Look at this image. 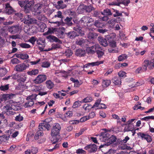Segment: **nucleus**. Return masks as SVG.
<instances>
[{
    "mask_svg": "<svg viewBox=\"0 0 154 154\" xmlns=\"http://www.w3.org/2000/svg\"><path fill=\"white\" fill-rule=\"evenodd\" d=\"M50 125L49 123H46L43 121V122L39 124L38 126V129L43 130V131H45L46 130L49 131L50 129Z\"/></svg>",
    "mask_w": 154,
    "mask_h": 154,
    "instance_id": "9",
    "label": "nucleus"
},
{
    "mask_svg": "<svg viewBox=\"0 0 154 154\" xmlns=\"http://www.w3.org/2000/svg\"><path fill=\"white\" fill-rule=\"evenodd\" d=\"M34 4V1L33 0H32L30 1L28 0H26V4L24 6V7L28 8H30Z\"/></svg>",
    "mask_w": 154,
    "mask_h": 154,
    "instance_id": "29",
    "label": "nucleus"
},
{
    "mask_svg": "<svg viewBox=\"0 0 154 154\" xmlns=\"http://www.w3.org/2000/svg\"><path fill=\"white\" fill-rule=\"evenodd\" d=\"M3 112L6 113L7 115H13V112L12 111V107L9 105H7L4 106L3 108Z\"/></svg>",
    "mask_w": 154,
    "mask_h": 154,
    "instance_id": "11",
    "label": "nucleus"
},
{
    "mask_svg": "<svg viewBox=\"0 0 154 154\" xmlns=\"http://www.w3.org/2000/svg\"><path fill=\"white\" fill-rule=\"evenodd\" d=\"M72 54L73 52L72 51L69 49L67 50L64 53L65 55L68 57H70L72 55Z\"/></svg>",
    "mask_w": 154,
    "mask_h": 154,
    "instance_id": "45",
    "label": "nucleus"
},
{
    "mask_svg": "<svg viewBox=\"0 0 154 154\" xmlns=\"http://www.w3.org/2000/svg\"><path fill=\"white\" fill-rule=\"evenodd\" d=\"M125 125L126 126L124 128V132L131 131L134 128V126L133 124H126Z\"/></svg>",
    "mask_w": 154,
    "mask_h": 154,
    "instance_id": "24",
    "label": "nucleus"
},
{
    "mask_svg": "<svg viewBox=\"0 0 154 154\" xmlns=\"http://www.w3.org/2000/svg\"><path fill=\"white\" fill-rule=\"evenodd\" d=\"M37 43L39 45H41L42 47H45V40L42 38H40L37 40Z\"/></svg>",
    "mask_w": 154,
    "mask_h": 154,
    "instance_id": "34",
    "label": "nucleus"
},
{
    "mask_svg": "<svg viewBox=\"0 0 154 154\" xmlns=\"http://www.w3.org/2000/svg\"><path fill=\"white\" fill-rule=\"evenodd\" d=\"M106 108V106L104 104L100 103L97 105V109H105Z\"/></svg>",
    "mask_w": 154,
    "mask_h": 154,
    "instance_id": "63",
    "label": "nucleus"
},
{
    "mask_svg": "<svg viewBox=\"0 0 154 154\" xmlns=\"http://www.w3.org/2000/svg\"><path fill=\"white\" fill-rule=\"evenodd\" d=\"M63 0H60L58 1L57 2V5L56 6V8L58 9H63L65 8H66V5L63 4Z\"/></svg>",
    "mask_w": 154,
    "mask_h": 154,
    "instance_id": "20",
    "label": "nucleus"
},
{
    "mask_svg": "<svg viewBox=\"0 0 154 154\" xmlns=\"http://www.w3.org/2000/svg\"><path fill=\"white\" fill-rule=\"evenodd\" d=\"M88 38L89 39L93 40L96 38V34L95 33L89 32L88 35Z\"/></svg>",
    "mask_w": 154,
    "mask_h": 154,
    "instance_id": "42",
    "label": "nucleus"
},
{
    "mask_svg": "<svg viewBox=\"0 0 154 154\" xmlns=\"http://www.w3.org/2000/svg\"><path fill=\"white\" fill-rule=\"evenodd\" d=\"M109 45L112 48H114L116 47V42L114 41L109 42Z\"/></svg>",
    "mask_w": 154,
    "mask_h": 154,
    "instance_id": "64",
    "label": "nucleus"
},
{
    "mask_svg": "<svg viewBox=\"0 0 154 154\" xmlns=\"http://www.w3.org/2000/svg\"><path fill=\"white\" fill-rule=\"evenodd\" d=\"M9 88V84L5 85H2L0 87V90L2 91H5L8 90Z\"/></svg>",
    "mask_w": 154,
    "mask_h": 154,
    "instance_id": "53",
    "label": "nucleus"
},
{
    "mask_svg": "<svg viewBox=\"0 0 154 154\" xmlns=\"http://www.w3.org/2000/svg\"><path fill=\"white\" fill-rule=\"evenodd\" d=\"M112 10L113 11H112V12L113 14V16L114 17H116L122 16V12L120 13L119 10L115 9H112Z\"/></svg>",
    "mask_w": 154,
    "mask_h": 154,
    "instance_id": "31",
    "label": "nucleus"
},
{
    "mask_svg": "<svg viewBox=\"0 0 154 154\" xmlns=\"http://www.w3.org/2000/svg\"><path fill=\"white\" fill-rule=\"evenodd\" d=\"M85 149L87 150L89 149L90 152H95L96 149V145L95 144H90L87 145L85 147Z\"/></svg>",
    "mask_w": 154,
    "mask_h": 154,
    "instance_id": "14",
    "label": "nucleus"
},
{
    "mask_svg": "<svg viewBox=\"0 0 154 154\" xmlns=\"http://www.w3.org/2000/svg\"><path fill=\"white\" fill-rule=\"evenodd\" d=\"M46 86L49 89H52L54 87V84L51 80H48L46 82Z\"/></svg>",
    "mask_w": 154,
    "mask_h": 154,
    "instance_id": "27",
    "label": "nucleus"
},
{
    "mask_svg": "<svg viewBox=\"0 0 154 154\" xmlns=\"http://www.w3.org/2000/svg\"><path fill=\"white\" fill-rule=\"evenodd\" d=\"M19 45L22 48H29L31 47V46L29 44L26 43H21L19 44Z\"/></svg>",
    "mask_w": 154,
    "mask_h": 154,
    "instance_id": "40",
    "label": "nucleus"
},
{
    "mask_svg": "<svg viewBox=\"0 0 154 154\" xmlns=\"http://www.w3.org/2000/svg\"><path fill=\"white\" fill-rule=\"evenodd\" d=\"M104 53L102 51L99 50H97V54L98 55V57L99 58H101L104 54Z\"/></svg>",
    "mask_w": 154,
    "mask_h": 154,
    "instance_id": "60",
    "label": "nucleus"
},
{
    "mask_svg": "<svg viewBox=\"0 0 154 154\" xmlns=\"http://www.w3.org/2000/svg\"><path fill=\"white\" fill-rule=\"evenodd\" d=\"M14 94L12 93L7 94H3L1 98L2 100L6 101L13 97Z\"/></svg>",
    "mask_w": 154,
    "mask_h": 154,
    "instance_id": "21",
    "label": "nucleus"
},
{
    "mask_svg": "<svg viewBox=\"0 0 154 154\" xmlns=\"http://www.w3.org/2000/svg\"><path fill=\"white\" fill-rule=\"evenodd\" d=\"M47 38L51 42H55L61 43L62 42L60 40L56 37L52 35H49L47 36Z\"/></svg>",
    "mask_w": 154,
    "mask_h": 154,
    "instance_id": "22",
    "label": "nucleus"
},
{
    "mask_svg": "<svg viewBox=\"0 0 154 154\" xmlns=\"http://www.w3.org/2000/svg\"><path fill=\"white\" fill-rule=\"evenodd\" d=\"M150 119L154 120V116H146L142 118L141 120L143 121H148Z\"/></svg>",
    "mask_w": 154,
    "mask_h": 154,
    "instance_id": "57",
    "label": "nucleus"
},
{
    "mask_svg": "<svg viewBox=\"0 0 154 154\" xmlns=\"http://www.w3.org/2000/svg\"><path fill=\"white\" fill-rule=\"evenodd\" d=\"M85 54V50L79 48L76 50L75 52V55L79 57L84 56Z\"/></svg>",
    "mask_w": 154,
    "mask_h": 154,
    "instance_id": "16",
    "label": "nucleus"
},
{
    "mask_svg": "<svg viewBox=\"0 0 154 154\" xmlns=\"http://www.w3.org/2000/svg\"><path fill=\"white\" fill-rule=\"evenodd\" d=\"M70 80L72 82H73L75 83V86L76 87L79 86V82L78 79H75L73 78H71L70 79Z\"/></svg>",
    "mask_w": 154,
    "mask_h": 154,
    "instance_id": "47",
    "label": "nucleus"
},
{
    "mask_svg": "<svg viewBox=\"0 0 154 154\" xmlns=\"http://www.w3.org/2000/svg\"><path fill=\"white\" fill-rule=\"evenodd\" d=\"M19 29V27L17 26H9L8 27V31L12 34H14L17 32Z\"/></svg>",
    "mask_w": 154,
    "mask_h": 154,
    "instance_id": "13",
    "label": "nucleus"
},
{
    "mask_svg": "<svg viewBox=\"0 0 154 154\" xmlns=\"http://www.w3.org/2000/svg\"><path fill=\"white\" fill-rule=\"evenodd\" d=\"M35 24H36L40 28L41 32H44L45 29L47 27L46 24L44 23L41 22L37 20Z\"/></svg>",
    "mask_w": 154,
    "mask_h": 154,
    "instance_id": "12",
    "label": "nucleus"
},
{
    "mask_svg": "<svg viewBox=\"0 0 154 154\" xmlns=\"http://www.w3.org/2000/svg\"><path fill=\"white\" fill-rule=\"evenodd\" d=\"M14 16L15 17L19 18L20 19H22L23 17V14L20 12L16 13V12L14 13Z\"/></svg>",
    "mask_w": 154,
    "mask_h": 154,
    "instance_id": "55",
    "label": "nucleus"
},
{
    "mask_svg": "<svg viewBox=\"0 0 154 154\" xmlns=\"http://www.w3.org/2000/svg\"><path fill=\"white\" fill-rule=\"evenodd\" d=\"M26 99L28 101L25 103L24 106L25 108L30 107L34 105V103L33 100L35 99V98L33 97L32 95L27 97Z\"/></svg>",
    "mask_w": 154,
    "mask_h": 154,
    "instance_id": "7",
    "label": "nucleus"
},
{
    "mask_svg": "<svg viewBox=\"0 0 154 154\" xmlns=\"http://www.w3.org/2000/svg\"><path fill=\"white\" fill-rule=\"evenodd\" d=\"M57 33H56L57 36L59 38H63L64 37V32L61 29H58L57 31Z\"/></svg>",
    "mask_w": 154,
    "mask_h": 154,
    "instance_id": "38",
    "label": "nucleus"
},
{
    "mask_svg": "<svg viewBox=\"0 0 154 154\" xmlns=\"http://www.w3.org/2000/svg\"><path fill=\"white\" fill-rule=\"evenodd\" d=\"M47 79V76L45 75H39L34 80V82L36 84L41 83Z\"/></svg>",
    "mask_w": 154,
    "mask_h": 154,
    "instance_id": "6",
    "label": "nucleus"
},
{
    "mask_svg": "<svg viewBox=\"0 0 154 154\" xmlns=\"http://www.w3.org/2000/svg\"><path fill=\"white\" fill-rule=\"evenodd\" d=\"M65 34L67 35L68 38L71 39H73L75 37L78 36L79 35L76 32L74 31H71L68 32L66 33Z\"/></svg>",
    "mask_w": 154,
    "mask_h": 154,
    "instance_id": "15",
    "label": "nucleus"
},
{
    "mask_svg": "<svg viewBox=\"0 0 154 154\" xmlns=\"http://www.w3.org/2000/svg\"><path fill=\"white\" fill-rule=\"evenodd\" d=\"M38 149L37 147H32V149L30 150L32 154H35L38 152Z\"/></svg>",
    "mask_w": 154,
    "mask_h": 154,
    "instance_id": "62",
    "label": "nucleus"
},
{
    "mask_svg": "<svg viewBox=\"0 0 154 154\" xmlns=\"http://www.w3.org/2000/svg\"><path fill=\"white\" fill-rule=\"evenodd\" d=\"M43 130H39L36 132L35 136V140H38L41 136L43 135Z\"/></svg>",
    "mask_w": 154,
    "mask_h": 154,
    "instance_id": "28",
    "label": "nucleus"
},
{
    "mask_svg": "<svg viewBox=\"0 0 154 154\" xmlns=\"http://www.w3.org/2000/svg\"><path fill=\"white\" fill-rule=\"evenodd\" d=\"M137 134L139 138L142 140H145L148 143H151L152 141L151 136L148 134L142 132H138Z\"/></svg>",
    "mask_w": 154,
    "mask_h": 154,
    "instance_id": "2",
    "label": "nucleus"
},
{
    "mask_svg": "<svg viewBox=\"0 0 154 154\" xmlns=\"http://www.w3.org/2000/svg\"><path fill=\"white\" fill-rule=\"evenodd\" d=\"M85 42V40L82 38H81L79 39H77L76 41V43L77 45H84Z\"/></svg>",
    "mask_w": 154,
    "mask_h": 154,
    "instance_id": "39",
    "label": "nucleus"
},
{
    "mask_svg": "<svg viewBox=\"0 0 154 154\" xmlns=\"http://www.w3.org/2000/svg\"><path fill=\"white\" fill-rule=\"evenodd\" d=\"M112 81L115 85H120L121 83V79L119 77H115L112 79Z\"/></svg>",
    "mask_w": 154,
    "mask_h": 154,
    "instance_id": "25",
    "label": "nucleus"
},
{
    "mask_svg": "<svg viewBox=\"0 0 154 154\" xmlns=\"http://www.w3.org/2000/svg\"><path fill=\"white\" fill-rule=\"evenodd\" d=\"M42 7V4L38 3L35 5L34 7V10L35 12L40 13V10Z\"/></svg>",
    "mask_w": 154,
    "mask_h": 154,
    "instance_id": "26",
    "label": "nucleus"
},
{
    "mask_svg": "<svg viewBox=\"0 0 154 154\" xmlns=\"http://www.w3.org/2000/svg\"><path fill=\"white\" fill-rule=\"evenodd\" d=\"M72 19V17H67L64 20L66 22L68 26H71L72 25H74V24L71 21Z\"/></svg>",
    "mask_w": 154,
    "mask_h": 154,
    "instance_id": "35",
    "label": "nucleus"
},
{
    "mask_svg": "<svg viewBox=\"0 0 154 154\" xmlns=\"http://www.w3.org/2000/svg\"><path fill=\"white\" fill-rule=\"evenodd\" d=\"M84 5H80L77 9V12L79 14H82L85 12Z\"/></svg>",
    "mask_w": 154,
    "mask_h": 154,
    "instance_id": "37",
    "label": "nucleus"
},
{
    "mask_svg": "<svg viewBox=\"0 0 154 154\" xmlns=\"http://www.w3.org/2000/svg\"><path fill=\"white\" fill-rule=\"evenodd\" d=\"M37 20L34 18H32L30 15H27L24 17V19L22 21L26 24H35Z\"/></svg>",
    "mask_w": 154,
    "mask_h": 154,
    "instance_id": "4",
    "label": "nucleus"
},
{
    "mask_svg": "<svg viewBox=\"0 0 154 154\" xmlns=\"http://www.w3.org/2000/svg\"><path fill=\"white\" fill-rule=\"evenodd\" d=\"M96 106V101L94 103L93 106L90 104H85L83 106V109L85 111L88 112L90 109L95 107Z\"/></svg>",
    "mask_w": 154,
    "mask_h": 154,
    "instance_id": "17",
    "label": "nucleus"
},
{
    "mask_svg": "<svg viewBox=\"0 0 154 154\" xmlns=\"http://www.w3.org/2000/svg\"><path fill=\"white\" fill-rule=\"evenodd\" d=\"M148 61V67L150 69H152L154 68V59H152L150 61L149 60H146Z\"/></svg>",
    "mask_w": 154,
    "mask_h": 154,
    "instance_id": "36",
    "label": "nucleus"
},
{
    "mask_svg": "<svg viewBox=\"0 0 154 154\" xmlns=\"http://www.w3.org/2000/svg\"><path fill=\"white\" fill-rule=\"evenodd\" d=\"M130 0H117V2H112L111 5H114L119 6L121 4L125 6H128L130 3Z\"/></svg>",
    "mask_w": 154,
    "mask_h": 154,
    "instance_id": "8",
    "label": "nucleus"
},
{
    "mask_svg": "<svg viewBox=\"0 0 154 154\" xmlns=\"http://www.w3.org/2000/svg\"><path fill=\"white\" fill-rule=\"evenodd\" d=\"M96 65V62H92L91 63H88L84 65V67L85 68H88L89 67L91 66H93Z\"/></svg>",
    "mask_w": 154,
    "mask_h": 154,
    "instance_id": "51",
    "label": "nucleus"
},
{
    "mask_svg": "<svg viewBox=\"0 0 154 154\" xmlns=\"http://www.w3.org/2000/svg\"><path fill=\"white\" fill-rule=\"evenodd\" d=\"M92 100V99L91 97H86L85 98L82 100V102H84L86 103L90 102Z\"/></svg>",
    "mask_w": 154,
    "mask_h": 154,
    "instance_id": "56",
    "label": "nucleus"
},
{
    "mask_svg": "<svg viewBox=\"0 0 154 154\" xmlns=\"http://www.w3.org/2000/svg\"><path fill=\"white\" fill-rule=\"evenodd\" d=\"M98 40L99 43L103 46L105 47L108 45V43L107 40L105 38L99 36L98 37Z\"/></svg>",
    "mask_w": 154,
    "mask_h": 154,
    "instance_id": "18",
    "label": "nucleus"
},
{
    "mask_svg": "<svg viewBox=\"0 0 154 154\" xmlns=\"http://www.w3.org/2000/svg\"><path fill=\"white\" fill-rule=\"evenodd\" d=\"M28 67V66L24 63H22L17 65L15 67V69L16 71L22 72Z\"/></svg>",
    "mask_w": 154,
    "mask_h": 154,
    "instance_id": "10",
    "label": "nucleus"
},
{
    "mask_svg": "<svg viewBox=\"0 0 154 154\" xmlns=\"http://www.w3.org/2000/svg\"><path fill=\"white\" fill-rule=\"evenodd\" d=\"M7 72V70L5 68H2L0 69V74L1 76H3L5 75Z\"/></svg>",
    "mask_w": 154,
    "mask_h": 154,
    "instance_id": "43",
    "label": "nucleus"
},
{
    "mask_svg": "<svg viewBox=\"0 0 154 154\" xmlns=\"http://www.w3.org/2000/svg\"><path fill=\"white\" fill-rule=\"evenodd\" d=\"M61 128L60 124L58 123H55L51 130V135L52 137H55L59 134Z\"/></svg>",
    "mask_w": 154,
    "mask_h": 154,
    "instance_id": "1",
    "label": "nucleus"
},
{
    "mask_svg": "<svg viewBox=\"0 0 154 154\" xmlns=\"http://www.w3.org/2000/svg\"><path fill=\"white\" fill-rule=\"evenodd\" d=\"M111 81L110 80H103L102 85L104 87H107L111 84Z\"/></svg>",
    "mask_w": 154,
    "mask_h": 154,
    "instance_id": "32",
    "label": "nucleus"
},
{
    "mask_svg": "<svg viewBox=\"0 0 154 154\" xmlns=\"http://www.w3.org/2000/svg\"><path fill=\"white\" fill-rule=\"evenodd\" d=\"M53 49H55L60 48V45L59 44L53 43L51 45Z\"/></svg>",
    "mask_w": 154,
    "mask_h": 154,
    "instance_id": "61",
    "label": "nucleus"
},
{
    "mask_svg": "<svg viewBox=\"0 0 154 154\" xmlns=\"http://www.w3.org/2000/svg\"><path fill=\"white\" fill-rule=\"evenodd\" d=\"M105 26L104 23L100 20H97V27L102 28Z\"/></svg>",
    "mask_w": 154,
    "mask_h": 154,
    "instance_id": "46",
    "label": "nucleus"
},
{
    "mask_svg": "<svg viewBox=\"0 0 154 154\" xmlns=\"http://www.w3.org/2000/svg\"><path fill=\"white\" fill-rule=\"evenodd\" d=\"M39 71L37 69H34L31 71H28L27 73L28 75H35L38 73Z\"/></svg>",
    "mask_w": 154,
    "mask_h": 154,
    "instance_id": "33",
    "label": "nucleus"
},
{
    "mask_svg": "<svg viewBox=\"0 0 154 154\" xmlns=\"http://www.w3.org/2000/svg\"><path fill=\"white\" fill-rule=\"evenodd\" d=\"M57 17L59 18H62L63 17V16L62 15V13L60 11H58L57 12L56 15H55L53 17V19H56Z\"/></svg>",
    "mask_w": 154,
    "mask_h": 154,
    "instance_id": "48",
    "label": "nucleus"
},
{
    "mask_svg": "<svg viewBox=\"0 0 154 154\" xmlns=\"http://www.w3.org/2000/svg\"><path fill=\"white\" fill-rule=\"evenodd\" d=\"M117 140L116 137L113 135L109 137L106 140V142H105V143L103 145H101L99 146V149H100L101 148L104 147L105 146H108L111 144L114 143Z\"/></svg>",
    "mask_w": 154,
    "mask_h": 154,
    "instance_id": "3",
    "label": "nucleus"
},
{
    "mask_svg": "<svg viewBox=\"0 0 154 154\" xmlns=\"http://www.w3.org/2000/svg\"><path fill=\"white\" fill-rule=\"evenodd\" d=\"M28 34L32 35L34 33H36L37 32V28L34 26H30L27 31Z\"/></svg>",
    "mask_w": 154,
    "mask_h": 154,
    "instance_id": "19",
    "label": "nucleus"
},
{
    "mask_svg": "<svg viewBox=\"0 0 154 154\" xmlns=\"http://www.w3.org/2000/svg\"><path fill=\"white\" fill-rule=\"evenodd\" d=\"M51 65V63L48 62L44 61L42 62L41 65L42 67L44 68H48Z\"/></svg>",
    "mask_w": 154,
    "mask_h": 154,
    "instance_id": "54",
    "label": "nucleus"
},
{
    "mask_svg": "<svg viewBox=\"0 0 154 154\" xmlns=\"http://www.w3.org/2000/svg\"><path fill=\"white\" fill-rule=\"evenodd\" d=\"M85 12H90L92 10L93 7L91 5H84Z\"/></svg>",
    "mask_w": 154,
    "mask_h": 154,
    "instance_id": "52",
    "label": "nucleus"
},
{
    "mask_svg": "<svg viewBox=\"0 0 154 154\" xmlns=\"http://www.w3.org/2000/svg\"><path fill=\"white\" fill-rule=\"evenodd\" d=\"M23 117L21 116L20 114H19L16 116L15 120L16 121L20 122L23 120Z\"/></svg>",
    "mask_w": 154,
    "mask_h": 154,
    "instance_id": "59",
    "label": "nucleus"
},
{
    "mask_svg": "<svg viewBox=\"0 0 154 154\" xmlns=\"http://www.w3.org/2000/svg\"><path fill=\"white\" fill-rule=\"evenodd\" d=\"M11 63L12 64H14L19 63H20V61L17 58H15L11 60Z\"/></svg>",
    "mask_w": 154,
    "mask_h": 154,
    "instance_id": "49",
    "label": "nucleus"
},
{
    "mask_svg": "<svg viewBox=\"0 0 154 154\" xmlns=\"http://www.w3.org/2000/svg\"><path fill=\"white\" fill-rule=\"evenodd\" d=\"M16 12V11L14 10L13 8L5 9L4 10V13L8 15L13 14Z\"/></svg>",
    "mask_w": 154,
    "mask_h": 154,
    "instance_id": "23",
    "label": "nucleus"
},
{
    "mask_svg": "<svg viewBox=\"0 0 154 154\" xmlns=\"http://www.w3.org/2000/svg\"><path fill=\"white\" fill-rule=\"evenodd\" d=\"M148 61L145 60L144 61L143 63L142 69L143 72L147 70V67L148 66Z\"/></svg>",
    "mask_w": 154,
    "mask_h": 154,
    "instance_id": "44",
    "label": "nucleus"
},
{
    "mask_svg": "<svg viewBox=\"0 0 154 154\" xmlns=\"http://www.w3.org/2000/svg\"><path fill=\"white\" fill-rule=\"evenodd\" d=\"M37 38L34 36H32L29 40V42L31 43L33 45L35 44V42L37 41Z\"/></svg>",
    "mask_w": 154,
    "mask_h": 154,
    "instance_id": "58",
    "label": "nucleus"
},
{
    "mask_svg": "<svg viewBox=\"0 0 154 154\" xmlns=\"http://www.w3.org/2000/svg\"><path fill=\"white\" fill-rule=\"evenodd\" d=\"M127 57V55L125 54H122L118 57V60L120 61H122L126 59Z\"/></svg>",
    "mask_w": 154,
    "mask_h": 154,
    "instance_id": "41",
    "label": "nucleus"
},
{
    "mask_svg": "<svg viewBox=\"0 0 154 154\" xmlns=\"http://www.w3.org/2000/svg\"><path fill=\"white\" fill-rule=\"evenodd\" d=\"M104 130H105V132L101 133L100 134V141L105 143L110 137V135L109 133V132L106 131V129H105Z\"/></svg>",
    "mask_w": 154,
    "mask_h": 154,
    "instance_id": "5",
    "label": "nucleus"
},
{
    "mask_svg": "<svg viewBox=\"0 0 154 154\" xmlns=\"http://www.w3.org/2000/svg\"><path fill=\"white\" fill-rule=\"evenodd\" d=\"M101 14L103 15L108 16L112 15V13L110 9L107 8L104 9L103 12H102Z\"/></svg>",
    "mask_w": 154,
    "mask_h": 154,
    "instance_id": "30",
    "label": "nucleus"
},
{
    "mask_svg": "<svg viewBox=\"0 0 154 154\" xmlns=\"http://www.w3.org/2000/svg\"><path fill=\"white\" fill-rule=\"evenodd\" d=\"M81 101H75L73 103L72 107L73 108H76L80 106L81 105Z\"/></svg>",
    "mask_w": 154,
    "mask_h": 154,
    "instance_id": "50",
    "label": "nucleus"
}]
</instances>
